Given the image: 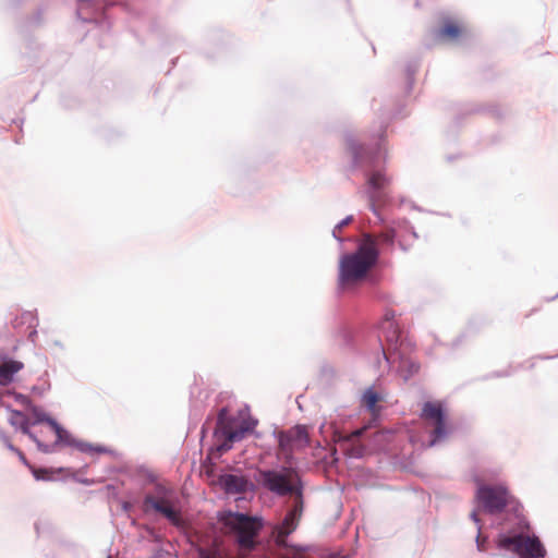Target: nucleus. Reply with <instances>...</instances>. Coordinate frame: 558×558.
<instances>
[{"label":"nucleus","mask_w":558,"mask_h":558,"mask_svg":"<svg viewBox=\"0 0 558 558\" xmlns=\"http://www.w3.org/2000/svg\"><path fill=\"white\" fill-rule=\"evenodd\" d=\"M44 472L45 471H43V470H34V475L37 480H39V478H43V476L40 474Z\"/></svg>","instance_id":"29"},{"label":"nucleus","mask_w":558,"mask_h":558,"mask_svg":"<svg viewBox=\"0 0 558 558\" xmlns=\"http://www.w3.org/2000/svg\"><path fill=\"white\" fill-rule=\"evenodd\" d=\"M145 504L150 506L155 511L161 513L173 525L183 526L184 521L180 511L172 507V504L169 499L147 496Z\"/></svg>","instance_id":"9"},{"label":"nucleus","mask_w":558,"mask_h":558,"mask_svg":"<svg viewBox=\"0 0 558 558\" xmlns=\"http://www.w3.org/2000/svg\"><path fill=\"white\" fill-rule=\"evenodd\" d=\"M232 444H233V442H229V440H227V438H225V442H223V444H221V445L218 447V450H219V451H222V452L228 451V450H230V449H231Z\"/></svg>","instance_id":"25"},{"label":"nucleus","mask_w":558,"mask_h":558,"mask_svg":"<svg viewBox=\"0 0 558 558\" xmlns=\"http://www.w3.org/2000/svg\"><path fill=\"white\" fill-rule=\"evenodd\" d=\"M351 218H347L342 220L339 225L336 226L333 230V235L337 236V231H340L344 226H347L350 222Z\"/></svg>","instance_id":"26"},{"label":"nucleus","mask_w":558,"mask_h":558,"mask_svg":"<svg viewBox=\"0 0 558 558\" xmlns=\"http://www.w3.org/2000/svg\"><path fill=\"white\" fill-rule=\"evenodd\" d=\"M350 150L354 157V159L356 160V162H360L362 161V155H361V150H363V147L357 145L356 143H351L350 144Z\"/></svg>","instance_id":"23"},{"label":"nucleus","mask_w":558,"mask_h":558,"mask_svg":"<svg viewBox=\"0 0 558 558\" xmlns=\"http://www.w3.org/2000/svg\"><path fill=\"white\" fill-rule=\"evenodd\" d=\"M8 448H9L10 450H12V451L16 452V453H17V456H19V458H20V460H21L24 464L28 465V462H27V460H26V457H25V454H24L22 451H20L19 449H16V448H15L12 444H10V442H8Z\"/></svg>","instance_id":"24"},{"label":"nucleus","mask_w":558,"mask_h":558,"mask_svg":"<svg viewBox=\"0 0 558 558\" xmlns=\"http://www.w3.org/2000/svg\"><path fill=\"white\" fill-rule=\"evenodd\" d=\"M219 521L229 533L235 535L241 548L253 549L255 547V538L263 527L260 518L227 511L219 517Z\"/></svg>","instance_id":"2"},{"label":"nucleus","mask_w":558,"mask_h":558,"mask_svg":"<svg viewBox=\"0 0 558 558\" xmlns=\"http://www.w3.org/2000/svg\"><path fill=\"white\" fill-rule=\"evenodd\" d=\"M258 474V481L272 493L284 496L294 492V486L286 474L277 471H259Z\"/></svg>","instance_id":"7"},{"label":"nucleus","mask_w":558,"mask_h":558,"mask_svg":"<svg viewBox=\"0 0 558 558\" xmlns=\"http://www.w3.org/2000/svg\"><path fill=\"white\" fill-rule=\"evenodd\" d=\"M475 498L484 511L490 514L502 512L507 507L515 509L518 504L508 488L502 485L478 484Z\"/></svg>","instance_id":"3"},{"label":"nucleus","mask_w":558,"mask_h":558,"mask_svg":"<svg viewBox=\"0 0 558 558\" xmlns=\"http://www.w3.org/2000/svg\"><path fill=\"white\" fill-rule=\"evenodd\" d=\"M421 418L426 425L434 427L429 446H434L438 440L445 438L448 433L447 418L444 404L440 401L425 402L422 408Z\"/></svg>","instance_id":"5"},{"label":"nucleus","mask_w":558,"mask_h":558,"mask_svg":"<svg viewBox=\"0 0 558 558\" xmlns=\"http://www.w3.org/2000/svg\"><path fill=\"white\" fill-rule=\"evenodd\" d=\"M198 558H222L218 549H204L198 550Z\"/></svg>","instance_id":"21"},{"label":"nucleus","mask_w":558,"mask_h":558,"mask_svg":"<svg viewBox=\"0 0 558 558\" xmlns=\"http://www.w3.org/2000/svg\"><path fill=\"white\" fill-rule=\"evenodd\" d=\"M471 518H472V520H473L475 523H478V522H480L477 511H475V510H474V511L471 513Z\"/></svg>","instance_id":"28"},{"label":"nucleus","mask_w":558,"mask_h":558,"mask_svg":"<svg viewBox=\"0 0 558 558\" xmlns=\"http://www.w3.org/2000/svg\"><path fill=\"white\" fill-rule=\"evenodd\" d=\"M376 240V243L378 244L379 241L391 244L395 239V232L393 231H386L381 232L377 236H373Z\"/></svg>","instance_id":"22"},{"label":"nucleus","mask_w":558,"mask_h":558,"mask_svg":"<svg viewBox=\"0 0 558 558\" xmlns=\"http://www.w3.org/2000/svg\"><path fill=\"white\" fill-rule=\"evenodd\" d=\"M310 436L305 426L296 425L286 432L279 433V451L290 458L296 450L308 446Z\"/></svg>","instance_id":"6"},{"label":"nucleus","mask_w":558,"mask_h":558,"mask_svg":"<svg viewBox=\"0 0 558 558\" xmlns=\"http://www.w3.org/2000/svg\"><path fill=\"white\" fill-rule=\"evenodd\" d=\"M227 414V409H221L218 414V428L221 429L225 438L229 440V442H235L244 438L245 434L251 432L255 423L244 422L240 428L231 429L228 425L225 424V416Z\"/></svg>","instance_id":"11"},{"label":"nucleus","mask_w":558,"mask_h":558,"mask_svg":"<svg viewBox=\"0 0 558 558\" xmlns=\"http://www.w3.org/2000/svg\"><path fill=\"white\" fill-rule=\"evenodd\" d=\"M219 483L227 494H243L252 489L254 485L241 474H223L219 477Z\"/></svg>","instance_id":"10"},{"label":"nucleus","mask_w":558,"mask_h":558,"mask_svg":"<svg viewBox=\"0 0 558 558\" xmlns=\"http://www.w3.org/2000/svg\"><path fill=\"white\" fill-rule=\"evenodd\" d=\"M464 33V27L452 20H447L442 23L441 27L438 31V37L440 39L447 40H456Z\"/></svg>","instance_id":"15"},{"label":"nucleus","mask_w":558,"mask_h":558,"mask_svg":"<svg viewBox=\"0 0 558 558\" xmlns=\"http://www.w3.org/2000/svg\"><path fill=\"white\" fill-rule=\"evenodd\" d=\"M9 422L12 426L20 428L23 434L27 435L31 439H33L41 451H51L49 445L45 444L41 439L37 437V435L29 430V421L24 413L20 411H12L10 414Z\"/></svg>","instance_id":"12"},{"label":"nucleus","mask_w":558,"mask_h":558,"mask_svg":"<svg viewBox=\"0 0 558 558\" xmlns=\"http://www.w3.org/2000/svg\"><path fill=\"white\" fill-rule=\"evenodd\" d=\"M485 541H486L485 538H482L481 533H478L477 538H476V543H477V548H478L480 551H484L485 550V546H484Z\"/></svg>","instance_id":"27"},{"label":"nucleus","mask_w":558,"mask_h":558,"mask_svg":"<svg viewBox=\"0 0 558 558\" xmlns=\"http://www.w3.org/2000/svg\"><path fill=\"white\" fill-rule=\"evenodd\" d=\"M420 366L416 364H411V372L416 373L418 371Z\"/></svg>","instance_id":"30"},{"label":"nucleus","mask_w":558,"mask_h":558,"mask_svg":"<svg viewBox=\"0 0 558 558\" xmlns=\"http://www.w3.org/2000/svg\"><path fill=\"white\" fill-rule=\"evenodd\" d=\"M24 367L23 363L15 360H7L0 364V385L7 386L13 381L14 375Z\"/></svg>","instance_id":"14"},{"label":"nucleus","mask_w":558,"mask_h":558,"mask_svg":"<svg viewBox=\"0 0 558 558\" xmlns=\"http://www.w3.org/2000/svg\"><path fill=\"white\" fill-rule=\"evenodd\" d=\"M383 329L386 332V339L390 343H396L399 339V328L397 324L392 320V317H389L388 314L383 323Z\"/></svg>","instance_id":"18"},{"label":"nucleus","mask_w":558,"mask_h":558,"mask_svg":"<svg viewBox=\"0 0 558 558\" xmlns=\"http://www.w3.org/2000/svg\"><path fill=\"white\" fill-rule=\"evenodd\" d=\"M38 422H46L49 425L50 432L56 436V444L65 442L70 444L71 436L63 429L53 418L49 416H43L38 418Z\"/></svg>","instance_id":"16"},{"label":"nucleus","mask_w":558,"mask_h":558,"mask_svg":"<svg viewBox=\"0 0 558 558\" xmlns=\"http://www.w3.org/2000/svg\"><path fill=\"white\" fill-rule=\"evenodd\" d=\"M364 446L361 444L352 445L350 449L347 450V454L352 458H361L364 453Z\"/></svg>","instance_id":"20"},{"label":"nucleus","mask_w":558,"mask_h":558,"mask_svg":"<svg viewBox=\"0 0 558 558\" xmlns=\"http://www.w3.org/2000/svg\"><path fill=\"white\" fill-rule=\"evenodd\" d=\"M367 182L373 189L371 201L374 204L380 201V192L390 184V178L381 171H374L369 174Z\"/></svg>","instance_id":"13"},{"label":"nucleus","mask_w":558,"mask_h":558,"mask_svg":"<svg viewBox=\"0 0 558 558\" xmlns=\"http://www.w3.org/2000/svg\"><path fill=\"white\" fill-rule=\"evenodd\" d=\"M498 547L512 551L519 558H544L546 550L541 541L533 536L514 535L507 536L500 535L497 541Z\"/></svg>","instance_id":"4"},{"label":"nucleus","mask_w":558,"mask_h":558,"mask_svg":"<svg viewBox=\"0 0 558 558\" xmlns=\"http://www.w3.org/2000/svg\"><path fill=\"white\" fill-rule=\"evenodd\" d=\"M379 256L376 240L365 233L353 253L344 254L339 262V287L345 290L362 281L376 265Z\"/></svg>","instance_id":"1"},{"label":"nucleus","mask_w":558,"mask_h":558,"mask_svg":"<svg viewBox=\"0 0 558 558\" xmlns=\"http://www.w3.org/2000/svg\"><path fill=\"white\" fill-rule=\"evenodd\" d=\"M381 400V396L373 388L366 389L362 396V404L366 407L373 414H377V403Z\"/></svg>","instance_id":"17"},{"label":"nucleus","mask_w":558,"mask_h":558,"mask_svg":"<svg viewBox=\"0 0 558 558\" xmlns=\"http://www.w3.org/2000/svg\"><path fill=\"white\" fill-rule=\"evenodd\" d=\"M366 430V427H362V428H359L350 434H347V435H343V436H339L338 440L339 441H343V442H351L353 441L355 438H359L360 436H362L364 434V432Z\"/></svg>","instance_id":"19"},{"label":"nucleus","mask_w":558,"mask_h":558,"mask_svg":"<svg viewBox=\"0 0 558 558\" xmlns=\"http://www.w3.org/2000/svg\"><path fill=\"white\" fill-rule=\"evenodd\" d=\"M302 512L303 499L301 493L299 492L295 496L292 509L287 513L282 523L277 527L278 542H283L284 538L296 529L302 517Z\"/></svg>","instance_id":"8"}]
</instances>
